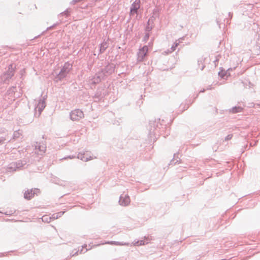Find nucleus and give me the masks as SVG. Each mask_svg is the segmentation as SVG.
<instances>
[{
    "mask_svg": "<svg viewBox=\"0 0 260 260\" xmlns=\"http://www.w3.org/2000/svg\"><path fill=\"white\" fill-rule=\"evenodd\" d=\"M59 185L66 187L70 185L71 183L70 182L67 181H61L59 183H58Z\"/></svg>",
    "mask_w": 260,
    "mask_h": 260,
    "instance_id": "obj_26",
    "label": "nucleus"
},
{
    "mask_svg": "<svg viewBox=\"0 0 260 260\" xmlns=\"http://www.w3.org/2000/svg\"><path fill=\"white\" fill-rule=\"evenodd\" d=\"M36 149H38L40 152H44L46 149V146L43 142H36L35 145Z\"/></svg>",
    "mask_w": 260,
    "mask_h": 260,
    "instance_id": "obj_17",
    "label": "nucleus"
},
{
    "mask_svg": "<svg viewBox=\"0 0 260 260\" xmlns=\"http://www.w3.org/2000/svg\"><path fill=\"white\" fill-rule=\"evenodd\" d=\"M50 218H51V219L55 220V219H56L58 218V215L54 213L52 215V216L50 217Z\"/></svg>",
    "mask_w": 260,
    "mask_h": 260,
    "instance_id": "obj_41",
    "label": "nucleus"
},
{
    "mask_svg": "<svg viewBox=\"0 0 260 260\" xmlns=\"http://www.w3.org/2000/svg\"><path fill=\"white\" fill-rule=\"evenodd\" d=\"M79 1L78 0H73L71 2V4L72 5H74L75 4H76L77 3H78Z\"/></svg>",
    "mask_w": 260,
    "mask_h": 260,
    "instance_id": "obj_45",
    "label": "nucleus"
},
{
    "mask_svg": "<svg viewBox=\"0 0 260 260\" xmlns=\"http://www.w3.org/2000/svg\"><path fill=\"white\" fill-rule=\"evenodd\" d=\"M7 92H8V94L9 95H10V94H12L13 93H15V90H12L10 87L8 89V91H7Z\"/></svg>",
    "mask_w": 260,
    "mask_h": 260,
    "instance_id": "obj_40",
    "label": "nucleus"
},
{
    "mask_svg": "<svg viewBox=\"0 0 260 260\" xmlns=\"http://www.w3.org/2000/svg\"><path fill=\"white\" fill-rule=\"evenodd\" d=\"M15 73V68L12 64L9 65L7 71L0 76V82L3 84H9L14 76Z\"/></svg>",
    "mask_w": 260,
    "mask_h": 260,
    "instance_id": "obj_2",
    "label": "nucleus"
},
{
    "mask_svg": "<svg viewBox=\"0 0 260 260\" xmlns=\"http://www.w3.org/2000/svg\"><path fill=\"white\" fill-rule=\"evenodd\" d=\"M154 19H155V18L153 16L151 17L150 18H149V19H148V21L147 22V25H153V24L154 23Z\"/></svg>",
    "mask_w": 260,
    "mask_h": 260,
    "instance_id": "obj_30",
    "label": "nucleus"
},
{
    "mask_svg": "<svg viewBox=\"0 0 260 260\" xmlns=\"http://www.w3.org/2000/svg\"><path fill=\"white\" fill-rule=\"evenodd\" d=\"M179 45V43L175 42L173 44V45L171 47V49L172 51H175L176 49V47Z\"/></svg>",
    "mask_w": 260,
    "mask_h": 260,
    "instance_id": "obj_38",
    "label": "nucleus"
},
{
    "mask_svg": "<svg viewBox=\"0 0 260 260\" xmlns=\"http://www.w3.org/2000/svg\"><path fill=\"white\" fill-rule=\"evenodd\" d=\"M215 57H216V58L214 60V62L215 66H217L216 63L219 61V58L221 57V55L220 54H218V55H216Z\"/></svg>",
    "mask_w": 260,
    "mask_h": 260,
    "instance_id": "obj_34",
    "label": "nucleus"
},
{
    "mask_svg": "<svg viewBox=\"0 0 260 260\" xmlns=\"http://www.w3.org/2000/svg\"><path fill=\"white\" fill-rule=\"evenodd\" d=\"M26 164V160L25 159L19 160L16 162H12L8 167L7 171L11 172L21 170Z\"/></svg>",
    "mask_w": 260,
    "mask_h": 260,
    "instance_id": "obj_4",
    "label": "nucleus"
},
{
    "mask_svg": "<svg viewBox=\"0 0 260 260\" xmlns=\"http://www.w3.org/2000/svg\"><path fill=\"white\" fill-rule=\"evenodd\" d=\"M39 192L40 190L38 188L28 189L24 192V198L27 200H30L35 194H37Z\"/></svg>",
    "mask_w": 260,
    "mask_h": 260,
    "instance_id": "obj_10",
    "label": "nucleus"
},
{
    "mask_svg": "<svg viewBox=\"0 0 260 260\" xmlns=\"http://www.w3.org/2000/svg\"><path fill=\"white\" fill-rule=\"evenodd\" d=\"M15 211H16L15 210V211L10 210V211H7L6 212H5V214L7 215L11 216V215H13L15 212Z\"/></svg>",
    "mask_w": 260,
    "mask_h": 260,
    "instance_id": "obj_37",
    "label": "nucleus"
},
{
    "mask_svg": "<svg viewBox=\"0 0 260 260\" xmlns=\"http://www.w3.org/2000/svg\"><path fill=\"white\" fill-rule=\"evenodd\" d=\"M22 83V81H21L20 83H16L15 86H13L10 87V88L13 90H15V92L17 91V84L18 85V88L19 90V93H21V91H22V87L21 86V84Z\"/></svg>",
    "mask_w": 260,
    "mask_h": 260,
    "instance_id": "obj_22",
    "label": "nucleus"
},
{
    "mask_svg": "<svg viewBox=\"0 0 260 260\" xmlns=\"http://www.w3.org/2000/svg\"><path fill=\"white\" fill-rule=\"evenodd\" d=\"M119 204L121 206H126L130 203V199L127 194H122L119 197Z\"/></svg>",
    "mask_w": 260,
    "mask_h": 260,
    "instance_id": "obj_13",
    "label": "nucleus"
},
{
    "mask_svg": "<svg viewBox=\"0 0 260 260\" xmlns=\"http://www.w3.org/2000/svg\"><path fill=\"white\" fill-rule=\"evenodd\" d=\"M42 219L43 222H46L47 223H49L51 221L50 217H48V216L46 215L43 216L42 218Z\"/></svg>",
    "mask_w": 260,
    "mask_h": 260,
    "instance_id": "obj_29",
    "label": "nucleus"
},
{
    "mask_svg": "<svg viewBox=\"0 0 260 260\" xmlns=\"http://www.w3.org/2000/svg\"><path fill=\"white\" fill-rule=\"evenodd\" d=\"M220 69L221 70L218 72V76L222 79H224L225 77L226 76V73H228V72L230 70H232V69L231 68L228 69L226 71H225L222 68H220Z\"/></svg>",
    "mask_w": 260,
    "mask_h": 260,
    "instance_id": "obj_20",
    "label": "nucleus"
},
{
    "mask_svg": "<svg viewBox=\"0 0 260 260\" xmlns=\"http://www.w3.org/2000/svg\"><path fill=\"white\" fill-rule=\"evenodd\" d=\"M230 73H229V71H228V73H226V76L228 77V76H230Z\"/></svg>",
    "mask_w": 260,
    "mask_h": 260,
    "instance_id": "obj_48",
    "label": "nucleus"
},
{
    "mask_svg": "<svg viewBox=\"0 0 260 260\" xmlns=\"http://www.w3.org/2000/svg\"><path fill=\"white\" fill-rule=\"evenodd\" d=\"M193 102V101L191 102L190 100L189 101V102L188 103V101L185 104H181L180 105V108L181 109V112H183L186 110H187L189 106Z\"/></svg>",
    "mask_w": 260,
    "mask_h": 260,
    "instance_id": "obj_19",
    "label": "nucleus"
},
{
    "mask_svg": "<svg viewBox=\"0 0 260 260\" xmlns=\"http://www.w3.org/2000/svg\"><path fill=\"white\" fill-rule=\"evenodd\" d=\"M181 162V159L178 157V153L174 154V157L170 161L169 166L175 165L177 163L180 164Z\"/></svg>",
    "mask_w": 260,
    "mask_h": 260,
    "instance_id": "obj_15",
    "label": "nucleus"
},
{
    "mask_svg": "<svg viewBox=\"0 0 260 260\" xmlns=\"http://www.w3.org/2000/svg\"><path fill=\"white\" fill-rule=\"evenodd\" d=\"M105 79L106 77L104 73L100 71L90 79V83L91 85H95Z\"/></svg>",
    "mask_w": 260,
    "mask_h": 260,
    "instance_id": "obj_6",
    "label": "nucleus"
},
{
    "mask_svg": "<svg viewBox=\"0 0 260 260\" xmlns=\"http://www.w3.org/2000/svg\"><path fill=\"white\" fill-rule=\"evenodd\" d=\"M6 141H7V143H8L10 141V140H7L4 137H0V145L4 144Z\"/></svg>",
    "mask_w": 260,
    "mask_h": 260,
    "instance_id": "obj_32",
    "label": "nucleus"
},
{
    "mask_svg": "<svg viewBox=\"0 0 260 260\" xmlns=\"http://www.w3.org/2000/svg\"><path fill=\"white\" fill-rule=\"evenodd\" d=\"M84 117L83 111L79 109L71 111L70 113V119L72 121H79Z\"/></svg>",
    "mask_w": 260,
    "mask_h": 260,
    "instance_id": "obj_5",
    "label": "nucleus"
},
{
    "mask_svg": "<svg viewBox=\"0 0 260 260\" xmlns=\"http://www.w3.org/2000/svg\"><path fill=\"white\" fill-rule=\"evenodd\" d=\"M64 213V211H61V212H59L58 213H56L55 214H56L58 215V218L60 217L62 215H63Z\"/></svg>",
    "mask_w": 260,
    "mask_h": 260,
    "instance_id": "obj_43",
    "label": "nucleus"
},
{
    "mask_svg": "<svg viewBox=\"0 0 260 260\" xmlns=\"http://www.w3.org/2000/svg\"><path fill=\"white\" fill-rule=\"evenodd\" d=\"M141 0H135L130 7V11L129 14L130 16H133L134 14H138V10L140 8Z\"/></svg>",
    "mask_w": 260,
    "mask_h": 260,
    "instance_id": "obj_7",
    "label": "nucleus"
},
{
    "mask_svg": "<svg viewBox=\"0 0 260 260\" xmlns=\"http://www.w3.org/2000/svg\"><path fill=\"white\" fill-rule=\"evenodd\" d=\"M20 136V133L19 132V131H16L14 132L13 138L14 139H16L17 138H18Z\"/></svg>",
    "mask_w": 260,
    "mask_h": 260,
    "instance_id": "obj_31",
    "label": "nucleus"
},
{
    "mask_svg": "<svg viewBox=\"0 0 260 260\" xmlns=\"http://www.w3.org/2000/svg\"><path fill=\"white\" fill-rule=\"evenodd\" d=\"M153 41H154V39L153 38H152L150 40V41L148 43V45L147 46H148V49L149 48H151L152 46H153Z\"/></svg>",
    "mask_w": 260,
    "mask_h": 260,
    "instance_id": "obj_35",
    "label": "nucleus"
},
{
    "mask_svg": "<svg viewBox=\"0 0 260 260\" xmlns=\"http://www.w3.org/2000/svg\"><path fill=\"white\" fill-rule=\"evenodd\" d=\"M247 147H248V146L247 145L244 146V148H245V149H248Z\"/></svg>",
    "mask_w": 260,
    "mask_h": 260,
    "instance_id": "obj_49",
    "label": "nucleus"
},
{
    "mask_svg": "<svg viewBox=\"0 0 260 260\" xmlns=\"http://www.w3.org/2000/svg\"><path fill=\"white\" fill-rule=\"evenodd\" d=\"M198 94H197L196 95V96L194 97V99L197 98H198Z\"/></svg>",
    "mask_w": 260,
    "mask_h": 260,
    "instance_id": "obj_51",
    "label": "nucleus"
},
{
    "mask_svg": "<svg viewBox=\"0 0 260 260\" xmlns=\"http://www.w3.org/2000/svg\"><path fill=\"white\" fill-rule=\"evenodd\" d=\"M72 64L69 61L66 62L61 67L59 72L56 74V76L55 77L56 81H61L65 78L72 70Z\"/></svg>",
    "mask_w": 260,
    "mask_h": 260,
    "instance_id": "obj_3",
    "label": "nucleus"
},
{
    "mask_svg": "<svg viewBox=\"0 0 260 260\" xmlns=\"http://www.w3.org/2000/svg\"><path fill=\"white\" fill-rule=\"evenodd\" d=\"M243 108L240 106H235L229 109V112L232 113H237L242 111Z\"/></svg>",
    "mask_w": 260,
    "mask_h": 260,
    "instance_id": "obj_21",
    "label": "nucleus"
},
{
    "mask_svg": "<svg viewBox=\"0 0 260 260\" xmlns=\"http://www.w3.org/2000/svg\"><path fill=\"white\" fill-rule=\"evenodd\" d=\"M84 155H85L84 152L83 153H82L81 152H79L78 153L77 156H76L75 155H68L67 156H65V157L61 158L60 160H66L67 159H73V158H75L77 157L78 159H80L85 162H86V161H87L89 160H91L92 159V157L91 156H89V157H85Z\"/></svg>",
    "mask_w": 260,
    "mask_h": 260,
    "instance_id": "obj_8",
    "label": "nucleus"
},
{
    "mask_svg": "<svg viewBox=\"0 0 260 260\" xmlns=\"http://www.w3.org/2000/svg\"><path fill=\"white\" fill-rule=\"evenodd\" d=\"M257 142H258V141H257V140H256V141H255L254 142V143H253V144H252V143H250V146L253 147V146H256V144H257Z\"/></svg>",
    "mask_w": 260,
    "mask_h": 260,
    "instance_id": "obj_44",
    "label": "nucleus"
},
{
    "mask_svg": "<svg viewBox=\"0 0 260 260\" xmlns=\"http://www.w3.org/2000/svg\"><path fill=\"white\" fill-rule=\"evenodd\" d=\"M150 240H151V239L149 238L148 237H145L144 239L138 240L137 242H136L134 243V245H135V246L144 245L145 244L149 243L150 242Z\"/></svg>",
    "mask_w": 260,
    "mask_h": 260,
    "instance_id": "obj_16",
    "label": "nucleus"
},
{
    "mask_svg": "<svg viewBox=\"0 0 260 260\" xmlns=\"http://www.w3.org/2000/svg\"><path fill=\"white\" fill-rule=\"evenodd\" d=\"M78 252V251L76 252V253H75V254H77Z\"/></svg>",
    "mask_w": 260,
    "mask_h": 260,
    "instance_id": "obj_55",
    "label": "nucleus"
},
{
    "mask_svg": "<svg viewBox=\"0 0 260 260\" xmlns=\"http://www.w3.org/2000/svg\"><path fill=\"white\" fill-rule=\"evenodd\" d=\"M39 36H40V35H38V36L35 37L34 38V39L37 38H38Z\"/></svg>",
    "mask_w": 260,
    "mask_h": 260,
    "instance_id": "obj_52",
    "label": "nucleus"
},
{
    "mask_svg": "<svg viewBox=\"0 0 260 260\" xmlns=\"http://www.w3.org/2000/svg\"><path fill=\"white\" fill-rule=\"evenodd\" d=\"M198 65L199 68L200 69L201 71H203L205 67V65L203 63V59H199L198 61Z\"/></svg>",
    "mask_w": 260,
    "mask_h": 260,
    "instance_id": "obj_23",
    "label": "nucleus"
},
{
    "mask_svg": "<svg viewBox=\"0 0 260 260\" xmlns=\"http://www.w3.org/2000/svg\"><path fill=\"white\" fill-rule=\"evenodd\" d=\"M150 37V34L149 32H146L145 36H144L142 41L144 43H146L147 41L148 40Z\"/></svg>",
    "mask_w": 260,
    "mask_h": 260,
    "instance_id": "obj_28",
    "label": "nucleus"
},
{
    "mask_svg": "<svg viewBox=\"0 0 260 260\" xmlns=\"http://www.w3.org/2000/svg\"><path fill=\"white\" fill-rule=\"evenodd\" d=\"M166 128V124L163 119L161 120L160 118H158L154 121H150L149 137L151 140L155 141L157 139V137L159 136Z\"/></svg>",
    "mask_w": 260,
    "mask_h": 260,
    "instance_id": "obj_1",
    "label": "nucleus"
},
{
    "mask_svg": "<svg viewBox=\"0 0 260 260\" xmlns=\"http://www.w3.org/2000/svg\"><path fill=\"white\" fill-rule=\"evenodd\" d=\"M108 47V43L107 41H104L100 45L99 54L103 53Z\"/></svg>",
    "mask_w": 260,
    "mask_h": 260,
    "instance_id": "obj_18",
    "label": "nucleus"
},
{
    "mask_svg": "<svg viewBox=\"0 0 260 260\" xmlns=\"http://www.w3.org/2000/svg\"><path fill=\"white\" fill-rule=\"evenodd\" d=\"M157 12V10L156 9H154V12Z\"/></svg>",
    "mask_w": 260,
    "mask_h": 260,
    "instance_id": "obj_53",
    "label": "nucleus"
},
{
    "mask_svg": "<svg viewBox=\"0 0 260 260\" xmlns=\"http://www.w3.org/2000/svg\"><path fill=\"white\" fill-rule=\"evenodd\" d=\"M70 11L68 9H66L63 12L60 13L59 15V16L64 15L66 16V18L68 17L70 15Z\"/></svg>",
    "mask_w": 260,
    "mask_h": 260,
    "instance_id": "obj_24",
    "label": "nucleus"
},
{
    "mask_svg": "<svg viewBox=\"0 0 260 260\" xmlns=\"http://www.w3.org/2000/svg\"><path fill=\"white\" fill-rule=\"evenodd\" d=\"M205 91V89H203L200 90V93L204 92Z\"/></svg>",
    "mask_w": 260,
    "mask_h": 260,
    "instance_id": "obj_47",
    "label": "nucleus"
},
{
    "mask_svg": "<svg viewBox=\"0 0 260 260\" xmlns=\"http://www.w3.org/2000/svg\"><path fill=\"white\" fill-rule=\"evenodd\" d=\"M153 27H154L153 25H147V24L146 27H145V31L146 32H149H149L151 31L152 30V29L153 28Z\"/></svg>",
    "mask_w": 260,
    "mask_h": 260,
    "instance_id": "obj_27",
    "label": "nucleus"
},
{
    "mask_svg": "<svg viewBox=\"0 0 260 260\" xmlns=\"http://www.w3.org/2000/svg\"><path fill=\"white\" fill-rule=\"evenodd\" d=\"M222 15L223 14H219L218 17H217L216 19V23L220 28H221V25L222 23V21L225 22L226 21V24H230V20L233 17V13L231 12L229 13L228 15L229 18H225L223 17Z\"/></svg>",
    "mask_w": 260,
    "mask_h": 260,
    "instance_id": "obj_9",
    "label": "nucleus"
},
{
    "mask_svg": "<svg viewBox=\"0 0 260 260\" xmlns=\"http://www.w3.org/2000/svg\"><path fill=\"white\" fill-rule=\"evenodd\" d=\"M148 46H144L142 48L140 49L137 52V60L139 62L143 61L145 56L148 52Z\"/></svg>",
    "mask_w": 260,
    "mask_h": 260,
    "instance_id": "obj_12",
    "label": "nucleus"
},
{
    "mask_svg": "<svg viewBox=\"0 0 260 260\" xmlns=\"http://www.w3.org/2000/svg\"><path fill=\"white\" fill-rule=\"evenodd\" d=\"M60 22H57L56 23L53 24L52 25L49 26V27H48L44 31L42 34H44L46 31L51 29H52L53 28H54L55 26L58 25L59 24H60Z\"/></svg>",
    "mask_w": 260,
    "mask_h": 260,
    "instance_id": "obj_25",
    "label": "nucleus"
},
{
    "mask_svg": "<svg viewBox=\"0 0 260 260\" xmlns=\"http://www.w3.org/2000/svg\"><path fill=\"white\" fill-rule=\"evenodd\" d=\"M88 250L87 249H86L85 251L84 252V253L86 252Z\"/></svg>",
    "mask_w": 260,
    "mask_h": 260,
    "instance_id": "obj_54",
    "label": "nucleus"
},
{
    "mask_svg": "<svg viewBox=\"0 0 260 260\" xmlns=\"http://www.w3.org/2000/svg\"><path fill=\"white\" fill-rule=\"evenodd\" d=\"M114 245H128V243L115 241V243Z\"/></svg>",
    "mask_w": 260,
    "mask_h": 260,
    "instance_id": "obj_33",
    "label": "nucleus"
},
{
    "mask_svg": "<svg viewBox=\"0 0 260 260\" xmlns=\"http://www.w3.org/2000/svg\"><path fill=\"white\" fill-rule=\"evenodd\" d=\"M211 89V88L210 87V86L207 88V89H208V90H209V89Z\"/></svg>",
    "mask_w": 260,
    "mask_h": 260,
    "instance_id": "obj_50",
    "label": "nucleus"
},
{
    "mask_svg": "<svg viewBox=\"0 0 260 260\" xmlns=\"http://www.w3.org/2000/svg\"><path fill=\"white\" fill-rule=\"evenodd\" d=\"M86 247H87V245H86V244H84V245L82 246V249H81V251H80V253H81L82 252V251H83V249L84 248H86Z\"/></svg>",
    "mask_w": 260,
    "mask_h": 260,
    "instance_id": "obj_46",
    "label": "nucleus"
},
{
    "mask_svg": "<svg viewBox=\"0 0 260 260\" xmlns=\"http://www.w3.org/2000/svg\"><path fill=\"white\" fill-rule=\"evenodd\" d=\"M115 241H109L105 242L104 244H110V245H115Z\"/></svg>",
    "mask_w": 260,
    "mask_h": 260,
    "instance_id": "obj_42",
    "label": "nucleus"
},
{
    "mask_svg": "<svg viewBox=\"0 0 260 260\" xmlns=\"http://www.w3.org/2000/svg\"><path fill=\"white\" fill-rule=\"evenodd\" d=\"M94 97L95 98L98 99V100H101L102 98H103V96L101 95V94H100L99 92H97L94 95Z\"/></svg>",
    "mask_w": 260,
    "mask_h": 260,
    "instance_id": "obj_36",
    "label": "nucleus"
},
{
    "mask_svg": "<svg viewBox=\"0 0 260 260\" xmlns=\"http://www.w3.org/2000/svg\"><path fill=\"white\" fill-rule=\"evenodd\" d=\"M45 99L46 98L45 96L43 97L42 99H40L36 107L38 109V111L40 114H41V113L46 107Z\"/></svg>",
    "mask_w": 260,
    "mask_h": 260,
    "instance_id": "obj_14",
    "label": "nucleus"
},
{
    "mask_svg": "<svg viewBox=\"0 0 260 260\" xmlns=\"http://www.w3.org/2000/svg\"><path fill=\"white\" fill-rule=\"evenodd\" d=\"M115 69V65L113 63H108L106 66L104 67V68L102 69L100 71L104 73L105 77L107 76L108 75H111L114 72Z\"/></svg>",
    "mask_w": 260,
    "mask_h": 260,
    "instance_id": "obj_11",
    "label": "nucleus"
},
{
    "mask_svg": "<svg viewBox=\"0 0 260 260\" xmlns=\"http://www.w3.org/2000/svg\"><path fill=\"white\" fill-rule=\"evenodd\" d=\"M233 137V134H229L224 139L225 141H227L231 140Z\"/></svg>",
    "mask_w": 260,
    "mask_h": 260,
    "instance_id": "obj_39",
    "label": "nucleus"
}]
</instances>
